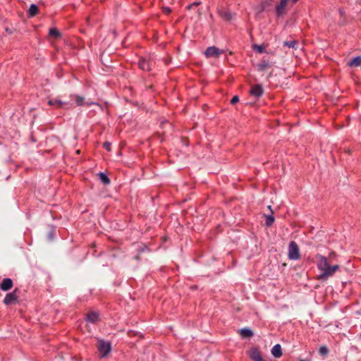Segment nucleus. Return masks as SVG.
Returning a JSON list of instances; mask_svg holds the SVG:
<instances>
[{
	"label": "nucleus",
	"mask_w": 361,
	"mask_h": 361,
	"mask_svg": "<svg viewBox=\"0 0 361 361\" xmlns=\"http://www.w3.org/2000/svg\"><path fill=\"white\" fill-rule=\"evenodd\" d=\"M315 258L317 259V268L321 271V274L317 276L319 280L326 281L340 268L338 265L331 266L328 262L327 258L320 254H317Z\"/></svg>",
	"instance_id": "1"
},
{
	"label": "nucleus",
	"mask_w": 361,
	"mask_h": 361,
	"mask_svg": "<svg viewBox=\"0 0 361 361\" xmlns=\"http://www.w3.org/2000/svg\"><path fill=\"white\" fill-rule=\"evenodd\" d=\"M292 4L290 0H281L275 6V14L276 17H283L288 11V7Z\"/></svg>",
	"instance_id": "2"
},
{
	"label": "nucleus",
	"mask_w": 361,
	"mask_h": 361,
	"mask_svg": "<svg viewBox=\"0 0 361 361\" xmlns=\"http://www.w3.org/2000/svg\"><path fill=\"white\" fill-rule=\"evenodd\" d=\"M288 258L292 260H297L300 257L299 247L295 241H291L288 245Z\"/></svg>",
	"instance_id": "3"
},
{
	"label": "nucleus",
	"mask_w": 361,
	"mask_h": 361,
	"mask_svg": "<svg viewBox=\"0 0 361 361\" xmlns=\"http://www.w3.org/2000/svg\"><path fill=\"white\" fill-rule=\"evenodd\" d=\"M98 350L101 357H104L111 350V343L108 341L99 340L98 343Z\"/></svg>",
	"instance_id": "4"
},
{
	"label": "nucleus",
	"mask_w": 361,
	"mask_h": 361,
	"mask_svg": "<svg viewBox=\"0 0 361 361\" xmlns=\"http://www.w3.org/2000/svg\"><path fill=\"white\" fill-rule=\"evenodd\" d=\"M223 53L224 50L219 49V48L214 46L208 47L204 51V54L207 58H218Z\"/></svg>",
	"instance_id": "5"
},
{
	"label": "nucleus",
	"mask_w": 361,
	"mask_h": 361,
	"mask_svg": "<svg viewBox=\"0 0 361 361\" xmlns=\"http://www.w3.org/2000/svg\"><path fill=\"white\" fill-rule=\"evenodd\" d=\"M48 34H49V37L53 40L51 42L53 44H54V42H56L59 39H61V37H62L61 32L56 27L49 28Z\"/></svg>",
	"instance_id": "6"
},
{
	"label": "nucleus",
	"mask_w": 361,
	"mask_h": 361,
	"mask_svg": "<svg viewBox=\"0 0 361 361\" xmlns=\"http://www.w3.org/2000/svg\"><path fill=\"white\" fill-rule=\"evenodd\" d=\"M17 290L8 293L4 299V302L6 305H11L15 303L17 301L18 296L16 295Z\"/></svg>",
	"instance_id": "7"
},
{
	"label": "nucleus",
	"mask_w": 361,
	"mask_h": 361,
	"mask_svg": "<svg viewBox=\"0 0 361 361\" xmlns=\"http://www.w3.org/2000/svg\"><path fill=\"white\" fill-rule=\"evenodd\" d=\"M218 13L219 16L225 20L230 21L233 18V14L228 10H226L223 7L218 8Z\"/></svg>",
	"instance_id": "8"
},
{
	"label": "nucleus",
	"mask_w": 361,
	"mask_h": 361,
	"mask_svg": "<svg viewBox=\"0 0 361 361\" xmlns=\"http://www.w3.org/2000/svg\"><path fill=\"white\" fill-rule=\"evenodd\" d=\"M13 286V281L11 279H4L0 284V288L3 291H7L10 290Z\"/></svg>",
	"instance_id": "9"
},
{
	"label": "nucleus",
	"mask_w": 361,
	"mask_h": 361,
	"mask_svg": "<svg viewBox=\"0 0 361 361\" xmlns=\"http://www.w3.org/2000/svg\"><path fill=\"white\" fill-rule=\"evenodd\" d=\"M249 356L253 361H262L261 354L257 348H252L249 352Z\"/></svg>",
	"instance_id": "10"
},
{
	"label": "nucleus",
	"mask_w": 361,
	"mask_h": 361,
	"mask_svg": "<svg viewBox=\"0 0 361 361\" xmlns=\"http://www.w3.org/2000/svg\"><path fill=\"white\" fill-rule=\"evenodd\" d=\"M262 93L263 89L260 85H254L250 90V94L256 97H260Z\"/></svg>",
	"instance_id": "11"
},
{
	"label": "nucleus",
	"mask_w": 361,
	"mask_h": 361,
	"mask_svg": "<svg viewBox=\"0 0 361 361\" xmlns=\"http://www.w3.org/2000/svg\"><path fill=\"white\" fill-rule=\"evenodd\" d=\"M274 1V0H264L257 7V12L261 13L263 11L266 10L268 7L271 6L272 2Z\"/></svg>",
	"instance_id": "12"
},
{
	"label": "nucleus",
	"mask_w": 361,
	"mask_h": 361,
	"mask_svg": "<svg viewBox=\"0 0 361 361\" xmlns=\"http://www.w3.org/2000/svg\"><path fill=\"white\" fill-rule=\"evenodd\" d=\"M271 66V63L267 60H262L258 65L257 69L259 71H264Z\"/></svg>",
	"instance_id": "13"
},
{
	"label": "nucleus",
	"mask_w": 361,
	"mask_h": 361,
	"mask_svg": "<svg viewBox=\"0 0 361 361\" xmlns=\"http://www.w3.org/2000/svg\"><path fill=\"white\" fill-rule=\"evenodd\" d=\"M238 333L243 338H250L253 336L252 331L247 328L239 329Z\"/></svg>",
	"instance_id": "14"
},
{
	"label": "nucleus",
	"mask_w": 361,
	"mask_h": 361,
	"mask_svg": "<svg viewBox=\"0 0 361 361\" xmlns=\"http://www.w3.org/2000/svg\"><path fill=\"white\" fill-rule=\"evenodd\" d=\"M138 66H139L140 68L143 71H149L151 69L149 62L144 59H140L139 60Z\"/></svg>",
	"instance_id": "15"
},
{
	"label": "nucleus",
	"mask_w": 361,
	"mask_h": 361,
	"mask_svg": "<svg viewBox=\"0 0 361 361\" xmlns=\"http://www.w3.org/2000/svg\"><path fill=\"white\" fill-rule=\"evenodd\" d=\"M271 353L275 357H280L282 355L281 347L279 344L275 345L271 349Z\"/></svg>",
	"instance_id": "16"
},
{
	"label": "nucleus",
	"mask_w": 361,
	"mask_h": 361,
	"mask_svg": "<svg viewBox=\"0 0 361 361\" xmlns=\"http://www.w3.org/2000/svg\"><path fill=\"white\" fill-rule=\"evenodd\" d=\"M87 320L89 322L95 324L99 320V315L97 312H91L87 315Z\"/></svg>",
	"instance_id": "17"
},
{
	"label": "nucleus",
	"mask_w": 361,
	"mask_h": 361,
	"mask_svg": "<svg viewBox=\"0 0 361 361\" xmlns=\"http://www.w3.org/2000/svg\"><path fill=\"white\" fill-rule=\"evenodd\" d=\"M350 67H358L361 65V56H357L348 62Z\"/></svg>",
	"instance_id": "18"
},
{
	"label": "nucleus",
	"mask_w": 361,
	"mask_h": 361,
	"mask_svg": "<svg viewBox=\"0 0 361 361\" xmlns=\"http://www.w3.org/2000/svg\"><path fill=\"white\" fill-rule=\"evenodd\" d=\"M38 12V8L36 5L32 4L28 10V14L30 17L35 16Z\"/></svg>",
	"instance_id": "19"
},
{
	"label": "nucleus",
	"mask_w": 361,
	"mask_h": 361,
	"mask_svg": "<svg viewBox=\"0 0 361 361\" xmlns=\"http://www.w3.org/2000/svg\"><path fill=\"white\" fill-rule=\"evenodd\" d=\"M283 44L285 46H286L288 47L293 48L295 49H297L298 45V42L296 40L286 41V42H284Z\"/></svg>",
	"instance_id": "20"
},
{
	"label": "nucleus",
	"mask_w": 361,
	"mask_h": 361,
	"mask_svg": "<svg viewBox=\"0 0 361 361\" xmlns=\"http://www.w3.org/2000/svg\"><path fill=\"white\" fill-rule=\"evenodd\" d=\"M49 238L53 240L56 234V230L54 226H49L48 228Z\"/></svg>",
	"instance_id": "21"
},
{
	"label": "nucleus",
	"mask_w": 361,
	"mask_h": 361,
	"mask_svg": "<svg viewBox=\"0 0 361 361\" xmlns=\"http://www.w3.org/2000/svg\"><path fill=\"white\" fill-rule=\"evenodd\" d=\"M98 176L104 184L109 185L110 183L109 178L104 173H99Z\"/></svg>",
	"instance_id": "22"
},
{
	"label": "nucleus",
	"mask_w": 361,
	"mask_h": 361,
	"mask_svg": "<svg viewBox=\"0 0 361 361\" xmlns=\"http://www.w3.org/2000/svg\"><path fill=\"white\" fill-rule=\"evenodd\" d=\"M266 217V225L270 226L274 221V218L272 215H267Z\"/></svg>",
	"instance_id": "23"
},
{
	"label": "nucleus",
	"mask_w": 361,
	"mask_h": 361,
	"mask_svg": "<svg viewBox=\"0 0 361 361\" xmlns=\"http://www.w3.org/2000/svg\"><path fill=\"white\" fill-rule=\"evenodd\" d=\"M319 353L321 355L325 356L329 353V350L326 346H321L319 349Z\"/></svg>",
	"instance_id": "24"
},
{
	"label": "nucleus",
	"mask_w": 361,
	"mask_h": 361,
	"mask_svg": "<svg viewBox=\"0 0 361 361\" xmlns=\"http://www.w3.org/2000/svg\"><path fill=\"white\" fill-rule=\"evenodd\" d=\"M75 102L78 106H81L84 103V98L80 96H75Z\"/></svg>",
	"instance_id": "25"
},
{
	"label": "nucleus",
	"mask_w": 361,
	"mask_h": 361,
	"mask_svg": "<svg viewBox=\"0 0 361 361\" xmlns=\"http://www.w3.org/2000/svg\"><path fill=\"white\" fill-rule=\"evenodd\" d=\"M253 48L255 50H256L259 53H262L264 50V48L262 45L255 44L253 46Z\"/></svg>",
	"instance_id": "26"
},
{
	"label": "nucleus",
	"mask_w": 361,
	"mask_h": 361,
	"mask_svg": "<svg viewBox=\"0 0 361 361\" xmlns=\"http://www.w3.org/2000/svg\"><path fill=\"white\" fill-rule=\"evenodd\" d=\"M238 102H239V97L237 95L233 97V98L231 100V104H235Z\"/></svg>",
	"instance_id": "27"
},
{
	"label": "nucleus",
	"mask_w": 361,
	"mask_h": 361,
	"mask_svg": "<svg viewBox=\"0 0 361 361\" xmlns=\"http://www.w3.org/2000/svg\"><path fill=\"white\" fill-rule=\"evenodd\" d=\"M104 147L107 150V151H110L111 150V143L109 142H105L103 145Z\"/></svg>",
	"instance_id": "28"
},
{
	"label": "nucleus",
	"mask_w": 361,
	"mask_h": 361,
	"mask_svg": "<svg viewBox=\"0 0 361 361\" xmlns=\"http://www.w3.org/2000/svg\"><path fill=\"white\" fill-rule=\"evenodd\" d=\"M201 4V2L200 1H196V2H194L193 4H190L187 6V8L188 9H190L192 6H199Z\"/></svg>",
	"instance_id": "29"
},
{
	"label": "nucleus",
	"mask_w": 361,
	"mask_h": 361,
	"mask_svg": "<svg viewBox=\"0 0 361 361\" xmlns=\"http://www.w3.org/2000/svg\"><path fill=\"white\" fill-rule=\"evenodd\" d=\"M55 104H58L59 105H61V102L59 101H53V100L49 101V104L51 106L54 105Z\"/></svg>",
	"instance_id": "30"
},
{
	"label": "nucleus",
	"mask_w": 361,
	"mask_h": 361,
	"mask_svg": "<svg viewBox=\"0 0 361 361\" xmlns=\"http://www.w3.org/2000/svg\"><path fill=\"white\" fill-rule=\"evenodd\" d=\"M163 11L166 13H169L171 12V9L169 7H164Z\"/></svg>",
	"instance_id": "31"
},
{
	"label": "nucleus",
	"mask_w": 361,
	"mask_h": 361,
	"mask_svg": "<svg viewBox=\"0 0 361 361\" xmlns=\"http://www.w3.org/2000/svg\"><path fill=\"white\" fill-rule=\"evenodd\" d=\"M336 256V253L334 252H331L329 255V258L331 259L332 257H334Z\"/></svg>",
	"instance_id": "32"
},
{
	"label": "nucleus",
	"mask_w": 361,
	"mask_h": 361,
	"mask_svg": "<svg viewBox=\"0 0 361 361\" xmlns=\"http://www.w3.org/2000/svg\"><path fill=\"white\" fill-rule=\"evenodd\" d=\"M339 12H340V14H341V16H343V15L344 14V12H343L342 10H340V11H339Z\"/></svg>",
	"instance_id": "33"
},
{
	"label": "nucleus",
	"mask_w": 361,
	"mask_h": 361,
	"mask_svg": "<svg viewBox=\"0 0 361 361\" xmlns=\"http://www.w3.org/2000/svg\"><path fill=\"white\" fill-rule=\"evenodd\" d=\"M268 209L271 210V213H273V211H272V209H271V207L270 205H269V206H268Z\"/></svg>",
	"instance_id": "34"
},
{
	"label": "nucleus",
	"mask_w": 361,
	"mask_h": 361,
	"mask_svg": "<svg viewBox=\"0 0 361 361\" xmlns=\"http://www.w3.org/2000/svg\"><path fill=\"white\" fill-rule=\"evenodd\" d=\"M198 14H199V16H200L202 14L200 10L198 11Z\"/></svg>",
	"instance_id": "35"
},
{
	"label": "nucleus",
	"mask_w": 361,
	"mask_h": 361,
	"mask_svg": "<svg viewBox=\"0 0 361 361\" xmlns=\"http://www.w3.org/2000/svg\"><path fill=\"white\" fill-rule=\"evenodd\" d=\"M135 259H139L138 255H137V256L135 257Z\"/></svg>",
	"instance_id": "36"
}]
</instances>
